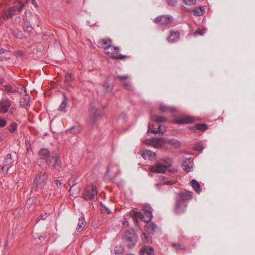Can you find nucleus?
<instances>
[{
	"label": "nucleus",
	"mask_w": 255,
	"mask_h": 255,
	"mask_svg": "<svg viewBox=\"0 0 255 255\" xmlns=\"http://www.w3.org/2000/svg\"><path fill=\"white\" fill-rule=\"evenodd\" d=\"M76 184V183H74V184H72V185H71V183H70V181H69V185L71 186V188H70V192L71 191V189Z\"/></svg>",
	"instance_id": "nucleus-54"
},
{
	"label": "nucleus",
	"mask_w": 255,
	"mask_h": 255,
	"mask_svg": "<svg viewBox=\"0 0 255 255\" xmlns=\"http://www.w3.org/2000/svg\"><path fill=\"white\" fill-rule=\"evenodd\" d=\"M141 156L144 159L149 160H153L155 158V154L151 150L148 149L143 150L141 153Z\"/></svg>",
	"instance_id": "nucleus-16"
},
{
	"label": "nucleus",
	"mask_w": 255,
	"mask_h": 255,
	"mask_svg": "<svg viewBox=\"0 0 255 255\" xmlns=\"http://www.w3.org/2000/svg\"><path fill=\"white\" fill-rule=\"evenodd\" d=\"M97 195V190L96 186L91 185L86 187L83 193V198L87 201L94 200Z\"/></svg>",
	"instance_id": "nucleus-8"
},
{
	"label": "nucleus",
	"mask_w": 255,
	"mask_h": 255,
	"mask_svg": "<svg viewBox=\"0 0 255 255\" xmlns=\"http://www.w3.org/2000/svg\"><path fill=\"white\" fill-rule=\"evenodd\" d=\"M167 4L170 6H175L177 3V0H166Z\"/></svg>",
	"instance_id": "nucleus-42"
},
{
	"label": "nucleus",
	"mask_w": 255,
	"mask_h": 255,
	"mask_svg": "<svg viewBox=\"0 0 255 255\" xmlns=\"http://www.w3.org/2000/svg\"><path fill=\"white\" fill-rule=\"evenodd\" d=\"M204 13V9L202 7H199L194 9L193 14L196 16L203 15Z\"/></svg>",
	"instance_id": "nucleus-33"
},
{
	"label": "nucleus",
	"mask_w": 255,
	"mask_h": 255,
	"mask_svg": "<svg viewBox=\"0 0 255 255\" xmlns=\"http://www.w3.org/2000/svg\"><path fill=\"white\" fill-rule=\"evenodd\" d=\"M152 218V214L151 211L148 209H144L143 215H141L140 219L144 222L148 223L150 221Z\"/></svg>",
	"instance_id": "nucleus-17"
},
{
	"label": "nucleus",
	"mask_w": 255,
	"mask_h": 255,
	"mask_svg": "<svg viewBox=\"0 0 255 255\" xmlns=\"http://www.w3.org/2000/svg\"><path fill=\"white\" fill-rule=\"evenodd\" d=\"M194 149L195 150L202 151L203 149V147L200 143H197L194 145Z\"/></svg>",
	"instance_id": "nucleus-44"
},
{
	"label": "nucleus",
	"mask_w": 255,
	"mask_h": 255,
	"mask_svg": "<svg viewBox=\"0 0 255 255\" xmlns=\"http://www.w3.org/2000/svg\"><path fill=\"white\" fill-rule=\"evenodd\" d=\"M142 241L146 244H151L152 243V238L148 234L142 233L141 235Z\"/></svg>",
	"instance_id": "nucleus-29"
},
{
	"label": "nucleus",
	"mask_w": 255,
	"mask_h": 255,
	"mask_svg": "<svg viewBox=\"0 0 255 255\" xmlns=\"http://www.w3.org/2000/svg\"><path fill=\"white\" fill-rule=\"evenodd\" d=\"M147 231L150 234H153L156 232L157 227V226L152 223H148L145 225Z\"/></svg>",
	"instance_id": "nucleus-24"
},
{
	"label": "nucleus",
	"mask_w": 255,
	"mask_h": 255,
	"mask_svg": "<svg viewBox=\"0 0 255 255\" xmlns=\"http://www.w3.org/2000/svg\"><path fill=\"white\" fill-rule=\"evenodd\" d=\"M190 184L197 193L200 194L201 192V187L199 183L196 179H192L190 182Z\"/></svg>",
	"instance_id": "nucleus-23"
},
{
	"label": "nucleus",
	"mask_w": 255,
	"mask_h": 255,
	"mask_svg": "<svg viewBox=\"0 0 255 255\" xmlns=\"http://www.w3.org/2000/svg\"><path fill=\"white\" fill-rule=\"evenodd\" d=\"M109 42L111 43V40L110 38L101 39L98 41V44L101 46H104L108 44ZM109 44H111V43Z\"/></svg>",
	"instance_id": "nucleus-39"
},
{
	"label": "nucleus",
	"mask_w": 255,
	"mask_h": 255,
	"mask_svg": "<svg viewBox=\"0 0 255 255\" xmlns=\"http://www.w3.org/2000/svg\"><path fill=\"white\" fill-rule=\"evenodd\" d=\"M106 54H111V58L114 59H124L128 57L119 53L120 47L118 46L113 47L111 44H109L104 48Z\"/></svg>",
	"instance_id": "nucleus-4"
},
{
	"label": "nucleus",
	"mask_w": 255,
	"mask_h": 255,
	"mask_svg": "<svg viewBox=\"0 0 255 255\" xmlns=\"http://www.w3.org/2000/svg\"><path fill=\"white\" fill-rule=\"evenodd\" d=\"M18 124L15 122H12L6 127V129L11 133H17Z\"/></svg>",
	"instance_id": "nucleus-20"
},
{
	"label": "nucleus",
	"mask_w": 255,
	"mask_h": 255,
	"mask_svg": "<svg viewBox=\"0 0 255 255\" xmlns=\"http://www.w3.org/2000/svg\"><path fill=\"white\" fill-rule=\"evenodd\" d=\"M193 166V159L191 158L186 159L183 161L182 166L183 169L187 172H189L191 171Z\"/></svg>",
	"instance_id": "nucleus-13"
},
{
	"label": "nucleus",
	"mask_w": 255,
	"mask_h": 255,
	"mask_svg": "<svg viewBox=\"0 0 255 255\" xmlns=\"http://www.w3.org/2000/svg\"><path fill=\"white\" fill-rule=\"evenodd\" d=\"M206 32V29L205 28H198L194 32V35L195 36H198V35H202L205 32Z\"/></svg>",
	"instance_id": "nucleus-36"
},
{
	"label": "nucleus",
	"mask_w": 255,
	"mask_h": 255,
	"mask_svg": "<svg viewBox=\"0 0 255 255\" xmlns=\"http://www.w3.org/2000/svg\"><path fill=\"white\" fill-rule=\"evenodd\" d=\"M180 37V33L178 31H171L170 36L168 37V41L171 42H175L177 41Z\"/></svg>",
	"instance_id": "nucleus-19"
},
{
	"label": "nucleus",
	"mask_w": 255,
	"mask_h": 255,
	"mask_svg": "<svg viewBox=\"0 0 255 255\" xmlns=\"http://www.w3.org/2000/svg\"><path fill=\"white\" fill-rule=\"evenodd\" d=\"M124 252V248L122 246H116L114 249V253L116 255H122Z\"/></svg>",
	"instance_id": "nucleus-31"
},
{
	"label": "nucleus",
	"mask_w": 255,
	"mask_h": 255,
	"mask_svg": "<svg viewBox=\"0 0 255 255\" xmlns=\"http://www.w3.org/2000/svg\"><path fill=\"white\" fill-rule=\"evenodd\" d=\"M161 144L160 143V140H158L157 142L154 145V146L156 147H158V146H160Z\"/></svg>",
	"instance_id": "nucleus-53"
},
{
	"label": "nucleus",
	"mask_w": 255,
	"mask_h": 255,
	"mask_svg": "<svg viewBox=\"0 0 255 255\" xmlns=\"http://www.w3.org/2000/svg\"><path fill=\"white\" fill-rule=\"evenodd\" d=\"M47 217V213H42L39 217L37 218V222L40 221L41 220H44Z\"/></svg>",
	"instance_id": "nucleus-45"
},
{
	"label": "nucleus",
	"mask_w": 255,
	"mask_h": 255,
	"mask_svg": "<svg viewBox=\"0 0 255 255\" xmlns=\"http://www.w3.org/2000/svg\"><path fill=\"white\" fill-rule=\"evenodd\" d=\"M55 183L56 184V185L57 187H59V186L61 185L62 184L61 181L60 180H56Z\"/></svg>",
	"instance_id": "nucleus-50"
},
{
	"label": "nucleus",
	"mask_w": 255,
	"mask_h": 255,
	"mask_svg": "<svg viewBox=\"0 0 255 255\" xmlns=\"http://www.w3.org/2000/svg\"><path fill=\"white\" fill-rule=\"evenodd\" d=\"M11 105V101L8 99H2L0 101V111L1 113H6Z\"/></svg>",
	"instance_id": "nucleus-11"
},
{
	"label": "nucleus",
	"mask_w": 255,
	"mask_h": 255,
	"mask_svg": "<svg viewBox=\"0 0 255 255\" xmlns=\"http://www.w3.org/2000/svg\"><path fill=\"white\" fill-rule=\"evenodd\" d=\"M72 80V75L69 73H66L65 75V82L67 86H71L70 82Z\"/></svg>",
	"instance_id": "nucleus-37"
},
{
	"label": "nucleus",
	"mask_w": 255,
	"mask_h": 255,
	"mask_svg": "<svg viewBox=\"0 0 255 255\" xmlns=\"http://www.w3.org/2000/svg\"><path fill=\"white\" fill-rule=\"evenodd\" d=\"M166 121L165 118L162 116H157L156 117L154 121L158 124L160 123H164Z\"/></svg>",
	"instance_id": "nucleus-40"
},
{
	"label": "nucleus",
	"mask_w": 255,
	"mask_h": 255,
	"mask_svg": "<svg viewBox=\"0 0 255 255\" xmlns=\"http://www.w3.org/2000/svg\"><path fill=\"white\" fill-rule=\"evenodd\" d=\"M196 1L197 0H182L184 10L187 12H189L190 10L187 8V6H192L194 5L196 3Z\"/></svg>",
	"instance_id": "nucleus-21"
},
{
	"label": "nucleus",
	"mask_w": 255,
	"mask_h": 255,
	"mask_svg": "<svg viewBox=\"0 0 255 255\" xmlns=\"http://www.w3.org/2000/svg\"><path fill=\"white\" fill-rule=\"evenodd\" d=\"M25 6V3L21 1H18L12 7L8 8L7 11H4V15L6 18H9L14 14L21 12Z\"/></svg>",
	"instance_id": "nucleus-5"
},
{
	"label": "nucleus",
	"mask_w": 255,
	"mask_h": 255,
	"mask_svg": "<svg viewBox=\"0 0 255 255\" xmlns=\"http://www.w3.org/2000/svg\"><path fill=\"white\" fill-rule=\"evenodd\" d=\"M165 127L164 126L158 125L157 124L155 125L149 124V127L147 132L157 133V132L163 133L165 130Z\"/></svg>",
	"instance_id": "nucleus-10"
},
{
	"label": "nucleus",
	"mask_w": 255,
	"mask_h": 255,
	"mask_svg": "<svg viewBox=\"0 0 255 255\" xmlns=\"http://www.w3.org/2000/svg\"><path fill=\"white\" fill-rule=\"evenodd\" d=\"M39 154L41 158L46 160V158H48L52 154H50L49 151L46 148H42L39 151Z\"/></svg>",
	"instance_id": "nucleus-27"
},
{
	"label": "nucleus",
	"mask_w": 255,
	"mask_h": 255,
	"mask_svg": "<svg viewBox=\"0 0 255 255\" xmlns=\"http://www.w3.org/2000/svg\"><path fill=\"white\" fill-rule=\"evenodd\" d=\"M31 198H29L27 200V202H30L31 201Z\"/></svg>",
	"instance_id": "nucleus-59"
},
{
	"label": "nucleus",
	"mask_w": 255,
	"mask_h": 255,
	"mask_svg": "<svg viewBox=\"0 0 255 255\" xmlns=\"http://www.w3.org/2000/svg\"><path fill=\"white\" fill-rule=\"evenodd\" d=\"M168 143L173 148H178L180 146V142L175 139H171L168 141Z\"/></svg>",
	"instance_id": "nucleus-32"
},
{
	"label": "nucleus",
	"mask_w": 255,
	"mask_h": 255,
	"mask_svg": "<svg viewBox=\"0 0 255 255\" xmlns=\"http://www.w3.org/2000/svg\"><path fill=\"white\" fill-rule=\"evenodd\" d=\"M48 180V175L44 170L39 171L35 176L32 186L31 193H35L37 196L42 194L45 197L50 198L54 194H52L53 191L50 188H45V186Z\"/></svg>",
	"instance_id": "nucleus-1"
},
{
	"label": "nucleus",
	"mask_w": 255,
	"mask_h": 255,
	"mask_svg": "<svg viewBox=\"0 0 255 255\" xmlns=\"http://www.w3.org/2000/svg\"><path fill=\"white\" fill-rule=\"evenodd\" d=\"M2 90L9 93L17 92L16 88H13L9 84H6L3 86Z\"/></svg>",
	"instance_id": "nucleus-30"
},
{
	"label": "nucleus",
	"mask_w": 255,
	"mask_h": 255,
	"mask_svg": "<svg viewBox=\"0 0 255 255\" xmlns=\"http://www.w3.org/2000/svg\"><path fill=\"white\" fill-rule=\"evenodd\" d=\"M17 92L19 94H21L23 92L26 93V89L24 87H21L20 89L19 88H16Z\"/></svg>",
	"instance_id": "nucleus-48"
},
{
	"label": "nucleus",
	"mask_w": 255,
	"mask_h": 255,
	"mask_svg": "<svg viewBox=\"0 0 255 255\" xmlns=\"http://www.w3.org/2000/svg\"><path fill=\"white\" fill-rule=\"evenodd\" d=\"M101 210L103 213H106L107 214H109L111 213V211L110 210L106 207L105 205H104L102 203H101Z\"/></svg>",
	"instance_id": "nucleus-38"
},
{
	"label": "nucleus",
	"mask_w": 255,
	"mask_h": 255,
	"mask_svg": "<svg viewBox=\"0 0 255 255\" xmlns=\"http://www.w3.org/2000/svg\"><path fill=\"white\" fill-rule=\"evenodd\" d=\"M86 222L85 221L84 218V217H80L79 219V222H78V225H77L76 230L78 232L82 231L83 230V229L85 227V226H86Z\"/></svg>",
	"instance_id": "nucleus-25"
},
{
	"label": "nucleus",
	"mask_w": 255,
	"mask_h": 255,
	"mask_svg": "<svg viewBox=\"0 0 255 255\" xmlns=\"http://www.w3.org/2000/svg\"><path fill=\"white\" fill-rule=\"evenodd\" d=\"M3 82V79L0 78V85L2 84Z\"/></svg>",
	"instance_id": "nucleus-56"
},
{
	"label": "nucleus",
	"mask_w": 255,
	"mask_h": 255,
	"mask_svg": "<svg viewBox=\"0 0 255 255\" xmlns=\"http://www.w3.org/2000/svg\"><path fill=\"white\" fill-rule=\"evenodd\" d=\"M160 111L164 113H174L176 112V109L171 107L167 106L164 104H160L159 106Z\"/></svg>",
	"instance_id": "nucleus-22"
},
{
	"label": "nucleus",
	"mask_w": 255,
	"mask_h": 255,
	"mask_svg": "<svg viewBox=\"0 0 255 255\" xmlns=\"http://www.w3.org/2000/svg\"><path fill=\"white\" fill-rule=\"evenodd\" d=\"M31 3L35 7H37L38 6V4L35 0H32Z\"/></svg>",
	"instance_id": "nucleus-51"
},
{
	"label": "nucleus",
	"mask_w": 255,
	"mask_h": 255,
	"mask_svg": "<svg viewBox=\"0 0 255 255\" xmlns=\"http://www.w3.org/2000/svg\"><path fill=\"white\" fill-rule=\"evenodd\" d=\"M128 78V75H118L117 76V78L120 79L121 81H124Z\"/></svg>",
	"instance_id": "nucleus-47"
},
{
	"label": "nucleus",
	"mask_w": 255,
	"mask_h": 255,
	"mask_svg": "<svg viewBox=\"0 0 255 255\" xmlns=\"http://www.w3.org/2000/svg\"><path fill=\"white\" fill-rule=\"evenodd\" d=\"M175 183V182L173 180L171 181H167L164 183V184L167 185H173Z\"/></svg>",
	"instance_id": "nucleus-49"
},
{
	"label": "nucleus",
	"mask_w": 255,
	"mask_h": 255,
	"mask_svg": "<svg viewBox=\"0 0 255 255\" xmlns=\"http://www.w3.org/2000/svg\"><path fill=\"white\" fill-rule=\"evenodd\" d=\"M6 125V121L3 119L0 118V128H3Z\"/></svg>",
	"instance_id": "nucleus-46"
},
{
	"label": "nucleus",
	"mask_w": 255,
	"mask_h": 255,
	"mask_svg": "<svg viewBox=\"0 0 255 255\" xmlns=\"http://www.w3.org/2000/svg\"><path fill=\"white\" fill-rule=\"evenodd\" d=\"M46 162L49 167L55 168L57 170H60L61 168L60 156L57 153L51 154L48 158H46Z\"/></svg>",
	"instance_id": "nucleus-6"
},
{
	"label": "nucleus",
	"mask_w": 255,
	"mask_h": 255,
	"mask_svg": "<svg viewBox=\"0 0 255 255\" xmlns=\"http://www.w3.org/2000/svg\"><path fill=\"white\" fill-rule=\"evenodd\" d=\"M125 240L129 248L133 247L135 244V236L133 234L127 233Z\"/></svg>",
	"instance_id": "nucleus-14"
},
{
	"label": "nucleus",
	"mask_w": 255,
	"mask_h": 255,
	"mask_svg": "<svg viewBox=\"0 0 255 255\" xmlns=\"http://www.w3.org/2000/svg\"><path fill=\"white\" fill-rule=\"evenodd\" d=\"M124 86H125V87L128 88V87H129V86L130 84H129V82H125V83H124Z\"/></svg>",
	"instance_id": "nucleus-52"
},
{
	"label": "nucleus",
	"mask_w": 255,
	"mask_h": 255,
	"mask_svg": "<svg viewBox=\"0 0 255 255\" xmlns=\"http://www.w3.org/2000/svg\"><path fill=\"white\" fill-rule=\"evenodd\" d=\"M172 247H173L175 249L177 250H180L182 251H185L186 250V249L185 247H183L181 246V244H175L174 243L172 244Z\"/></svg>",
	"instance_id": "nucleus-41"
},
{
	"label": "nucleus",
	"mask_w": 255,
	"mask_h": 255,
	"mask_svg": "<svg viewBox=\"0 0 255 255\" xmlns=\"http://www.w3.org/2000/svg\"><path fill=\"white\" fill-rule=\"evenodd\" d=\"M117 170V172L116 173V175L118 176L120 174H121L122 172L120 169H119L118 165L115 164H111V165H109L107 167V171H106V174H108L111 171V169L112 170H114V169H116Z\"/></svg>",
	"instance_id": "nucleus-26"
},
{
	"label": "nucleus",
	"mask_w": 255,
	"mask_h": 255,
	"mask_svg": "<svg viewBox=\"0 0 255 255\" xmlns=\"http://www.w3.org/2000/svg\"><path fill=\"white\" fill-rule=\"evenodd\" d=\"M192 198L191 192H181L178 193L176 202L175 211L177 214L184 213L186 209V201L191 200Z\"/></svg>",
	"instance_id": "nucleus-2"
},
{
	"label": "nucleus",
	"mask_w": 255,
	"mask_h": 255,
	"mask_svg": "<svg viewBox=\"0 0 255 255\" xmlns=\"http://www.w3.org/2000/svg\"><path fill=\"white\" fill-rule=\"evenodd\" d=\"M194 119L190 116H186L182 118L177 119L175 123L179 125L192 124L194 122Z\"/></svg>",
	"instance_id": "nucleus-15"
},
{
	"label": "nucleus",
	"mask_w": 255,
	"mask_h": 255,
	"mask_svg": "<svg viewBox=\"0 0 255 255\" xmlns=\"http://www.w3.org/2000/svg\"><path fill=\"white\" fill-rule=\"evenodd\" d=\"M194 128L202 131L206 130L208 128L207 125L204 124H196Z\"/></svg>",
	"instance_id": "nucleus-34"
},
{
	"label": "nucleus",
	"mask_w": 255,
	"mask_h": 255,
	"mask_svg": "<svg viewBox=\"0 0 255 255\" xmlns=\"http://www.w3.org/2000/svg\"><path fill=\"white\" fill-rule=\"evenodd\" d=\"M168 165H170L171 164V163L170 162H169L168 163Z\"/></svg>",
	"instance_id": "nucleus-62"
},
{
	"label": "nucleus",
	"mask_w": 255,
	"mask_h": 255,
	"mask_svg": "<svg viewBox=\"0 0 255 255\" xmlns=\"http://www.w3.org/2000/svg\"><path fill=\"white\" fill-rule=\"evenodd\" d=\"M126 255H134L133 254H128Z\"/></svg>",
	"instance_id": "nucleus-58"
},
{
	"label": "nucleus",
	"mask_w": 255,
	"mask_h": 255,
	"mask_svg": "<svg viewBox=\"0 0 255 255\" xmlns=\"http://www.w3.org/2000/svg\"><path fill=\"white\" fill-rule=\"evenodd\" d=\"M173 17L169 15H160L154 19V22L159 25H167L171 23Z\"/></svg>",
	"instance_id": "nucleus-9"
},
{
	"label": "nucleus",
	"mask_w": 255,
	"mask_h": 255,
	"mask_svg": "<svg viewBox=\"0 0 255 255\" xmlns=\"http://www.w3.org/2000/svg\"><path fill=\"white\" fill-rule=\"evenodd\" d=\"M68 130L74 134H76L80 132L79 128L76 127H72L69 129H68Z\"/></svg>",
	"instance_id": "nucleus-43"
},
{
	"label": "nucleus",
	"mask_w": 255,
	"mask_h": 255,
	"mask_svg": "<svg viewBox=\"0 0 255 255\" xmlns=\"http://www.w3.org/2000/svg\"><path fill=\"white\" fill-rule=\"evenodd\" d=\"M140 255H153L154 249L150 246H145L140 249Z\"/></svg>",
	"instance_id": "nucleus-18"
},
{
	"label": "nucleus",
	"mask_w": 255,
	"mask_h": 255,
	"mask_svg": "<svg viewBox=\"0 0 255 255\" xmlns=\"http://www.w3.org/2000/svg\"><path fill=\"white\" fill-rule=\"evenodd\" d=\"M103 88L104 93H107L111 91L113 89V85L109 84L108 82H106L103 84Z\"/></svg>",
	"instance_id": "nucleus-35"
},
{
	"label": "nucleus",
	"mask_w": 255,
	"mask_h": 255,
	"mask_svg": "<svg viewBox=\"0 0 255 255\" xmlns=\"http://www.w3.org/2000/svg\"><path fill=\"white\" fill-rule=\"evenodd\" d=\"M89 116L86 121V124L92 127L102 117V113L94 106H91L89 111Z\"/></svg>",
	"instance_id": "nucleus-3"
},
{
	"label": "nucleus",
	"mask_w": 255,
	"mask_h": 255,
	"mask_svg": "<svg viewBox=\"0 0 255 255\" xmlns=\"http://www.w3.org/2000/svg\"><path fill=\"white\" fill-rule=\"evenodd\" d=\"M128 223V221L127 220V219H125V221H123V225H125L126 224V223Z\"/></svg>",
	"instance_id": "nucleus-57"
},
{
	"label": "nucleus",
	"mask_w": 255,
	"mask_h": 255,
	"mask_svg": "<svg viewBox=\"0 0 255 255\" xmlns=\"http://www.w3.org/2000/svg\"><path fill=\"white\" fill-rule=\"evenodd\" d=\"M167 167L161 164H156L149 168L150 171L155 173H165Z\"/></svg>",
	"instance_id": "nucleus-12"
},
{
	"label": "nucleus",
	"mask_w": 255,
	"mask_h": 255,
	"mask_svg": "<svg viewBox=\"0 0 255 255\" xmlns=\"http://www.w3.org/2000/svg\"><path fill=\"white\" fill-rule=\"evenodd\" d=\"M26 27L27 29H28L29 28H31V24L30 23H27L26 25Z\"/></svg>",
	"instance_id": "nucleus-55"
},
{
	"label": "nucleus",
	"mask_w": 255,
	"mask_h": 255,
	"mask_svg": "<svg viewBox=\"0 0 255 255\" xmlns=\"http://www.w3.org/2000/svg\"><path fill=\"white\" fill-rule=\"evenodd\" d=\"M63 96H64V99L62 101V102H61V104L60 105L58 110V111H61V112H66V111L65 110V109L67 105V99L64 94H63Z\"/></svg>",
	"instance_id": "nucleus-28"
},
{
	"label": "nucleus",
	"mask_w": 255,
	"mask_h": 255,
	"mask_svg": "<svg viewBox=\"0 0 255 255\" xmlns=\"http://www.w3.org/2000/svg\"><path fill=\"white\" fill-rule=\"evenodd\" d=\"M41 238H43V237H42V236H39V237H38V238H39V240H40V239H41Z\"/></svg>",
	"instance_id": "nucleus-60"
},
{
	"label": "nucleus",
	"mask_w": 255,
	"mask_h": 255,
	"mask_svg": "<svg viewBox=\"0 0 255 255\" xmlns=\"http://www.w3.org/2000/svg\"><path fill=\"white\" fill-rule=\"evenodd\" d=\"M15 154V153L13 155L11 153H8L4 157L1 166V170L3 174H7L8 169L12 166L14 162L13 155Z\"/></svg>",
	"instance_id": "nucleus-7"
},
{
	"label": "nucleus",
	"mask_w": 255,
	"mask_h": 255,
	"mask_svg": "<svg viewBox=\"0 0 255 255\" xmlns=\"http://www.w3.org/2000/svg\"><path fill=\"white\" fill-rule=\"evenodd\" d=\"M67 2H68V3H69V2H70V0H67Z\"/></svg>",
	"instance_id": "nucleus-61"
}]
</instances>
